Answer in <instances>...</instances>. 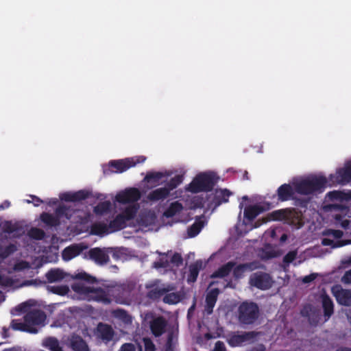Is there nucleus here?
Listing matches in <instances>:
<instances>
[{"instance_id":"1","label":"nucleus","mask_w":351,"mask_h":351,"mask_svg":"<svg viewBox=\"0 0 351 351\" xmlns=\"http://www.w3.org/2000/svg\"><path fill=\"white\" fill-rule=\"evenodd\" d=\"M71 288L75 293L86 297L88 301H95L105 305L110 304L112 302L108 293L101 287H90L78 282L73 284Z\"/></svg>"},{"instance_id":"2","label":"nucleus","mask_w":351,"mask_h":351,"mask_svg":"<svg viewBox=\"0 0 351 351\" xmlns=\"http://www.w3.org/2000/svg\"><path fill=\"white\" fill-rule=\"evenodd\" d=\"M219 178L214 172H204L197 174L186 187L193 193L211 191Z\"/></svg>"},{"instance_id":"3","label":"nucleus","mask_w":351,"mask_h":351,"mask_svg":"<svg viewBox=\"0 0 351 351\" xmlns=\"http://www.w3.org/2000/svg\"><path fill=\"white\" fill-rule=\"evenodd\" d=\"M145 160L146 157L143 156L112 160L107 165H103V173L105 176H110L112 173H121L130 168L135 167L137 164L144 162Z\"/></svg>"},{"instance_id":"4","label":"nucleus","mask_w":351,"mask_h":351,"mask_svg":"<svg viewBox=\"0 0 351 351\" xmlns=\"http://www.w3.org/2000/svg\"><path fill=\"white\" fill-rule=\"evenodd\" d=\"M327 180L324 176H315L300 181L295 184V191L300 194L310 195L322 191L326 185Z\"/></svg>"},{"instance_id":"5","label":"nucleus","mask_w":351,"mask_h":351,"mask_svg":"<svg viewBox=\"0 0 351 351\" xmlns=\"http://www.w3.org/2000/svg\"><path fill=\"white\" fill-rule=\"evenodd\" d=\"M259 316V308L253 302H243L238 308V319L241 324L250 325L254 324Z\"/></svg>"},{"instance_id":"6","label":"nucleus","mask_w":351,"mask_h":351,"mask_svg":"<svg viewBox=\"0 0 351 351\" xmlns=\"http://www.w3.org/2000/svg\"><path fill=\"white\" fill-rule=\"evenodd\" d=\"M160 280L156 279L145 284V287L147 290L146 298L152 301L159 300L165 293L173 289L171 285L160 286Z\"/></svg>"},{"instance_id":"7","label":"nucleus","mask_w":351,"mask_h":351,"mask_svg":"<svg viewBox=\"0 0 351 351\" xmlns=\"http://www.w3.org/2000/svg\"><path fill=\"white\" fill-rule=\"evenodd\" d=\"M249 281L251 286L261 290L270 289L274 282L269 274L261 271L252 274Z\"/></svg>"},{"instance_id":"8","label":"nucleus","mask_w":351,"mask_h":351,"mask_svg":"<svg viewBox=\"0 0 351 351\" xmlns=\"http://www.w3.org/2000/svg\"><path fill=\"white\" fill-rule=\"evenodd\" d=\"M112 251V248L93 247L88 252L87 257L96 264L104 265L110 261L108 254Z\"/></svg>"},{"instance_id":"9","label":"nucleus","mask_w":351,"mask_h":351,"mask_svg":"<svg viewBox=\"0 0 351 351\" xmlns=\"http://www.w3.org/2000/svg\"><path fill=\"white\" fill-rule=\"evenodd\" d=\"M232 195V193L227 189H217L213 193L212 199L209 202V206L215 209L220 205L227 203L229 201V197Z\"/></svg>"},{"instance_id":"10","label":"nucleus","mask_w":351,"mask_h":351,"mask_svg":"<svg viewBox=\"0 0 351 351\" xmlns=\"http://www.w3.org/2000/svg\"><path fill=\"white\" fill-rule=\"evenodd\" d=\"M332 293L339 304L351 306V289H343L340 285H337L332 288Z\"/></svg>"},{"instance_id":"11","label":"nucleus","mask_w":351,"mask_h":351,"mask_svg":"<svg viewBox=\"0 0 351 351\" xmlns=\"http://www.w3.org/2000/svg\"><path fill=\"white\" fill-rule=\"evenodd\" d=\"M45 319V312L38 309H33L24 316V321L32 327L43 324Z\"/></svg>"},{"instance_id":"12","label":"nucleus","mask_w":351,"mask_h":351,"mask_svg":"<svg viewBox=\"0 0 351 351\" xmlns=\"http://www.w3.org/2000/svg\"><path fill=\"white\" fill-rule=\"evenodd\" d=\"M141 197L138 189L132 188L121 192L116 195V200L121 204L133 203L138 201Z\"/></svg>"},{"instance_id":"13","label":"nucleus","mask_w":351,"mask_h":351,"mask_svg":"<svg viewBox=\"0 0 351 351\" xmlns=\"http://www.w3.org/2000/svg\"><path fill=\"white\" fill-rule=\"evenodd\" d=\"M259 267V263L257 261H252L235 265L232 273L235 279H241L244 276L246 271H254Z\"/></svg>"},{"instance_id":"14","label":"nucleus","mask_w":351,"mask_h":351,"mask_svg":"<svg viewBox=\"0 0 351 351\" xmlns=\"http://www.w3.org/2000/svg\"><path fill=\"white\" fill-rule=\"evenodd\" d=\"M335 178V182L341 184H346L351 181V161L347 162L344 167L337 170L335 176H331V178Z\"/></svg>"},{"instance_id":"15","label":"nucleus","mask_w":351,"mask_h":351,"mask_svg":"<svg viewBox=\"0 0 351 351\" xmlns=\"http://www.w3.org/2000/svg\"><path fill=\"white\" fill-rule=\"evenodd\" d=\"M167 326V322L162 316L157 317L150 322L151 331L156 337L165 333Z\"/></svg>"},{"instance_id":"16","label":"nucleus","mask_w":351,"mask_h":351,"mask_svg":"<svg viewBox=\"0 0 351 351\" xmlns=\"http://www.w3.org/2000/svg\"><path fill=\"white\" fill-rule=\"evenodd\" d=\"M90 196V193L84 190H80L77 192H66L60 195L61 200L68 202H76L84 200Z\"/></svg>"},{"instance_id":"17","label":"nucleus","mask_w":351,"mask_h":351,"mask_svg":"<svg viewBox=\"0 0 351 351\" xmlns=\"http://www.w3.org/2000/svg\"><path fill=\"white\" fill-rule=\"evenodd\" d=\"M219 293L220 290L218 288H214L206 293L204 310L208 315L213 313Z\"/></svg>"},{"instance_id":"18","label":"nucleus","mask_w":351,"mask_h":351,"mask_svg":"<svg viewBox=\"0 0 351 351\" xmlns=\"http://www.w3.org/2000/svg\"><path fill=\"white\" fill-rule=\"evenodd\" d=\"M97 335L104 341H110L114 335L112 326L103 323H99L97 327Z\"/></svg>"},{"instance_id":"19","label":"nucleus","mask_w":351,"mask_h":351,"mask_svg":"<svg viewBox=\"0 0 351 351\" xmlns=\"http://www.w3.org/2000/svg\"><path fill=\"white\" fill-rule=\"evenodd\" d=\"M68 344L73 351H90L87 343L79 335H73Z\"/></svg>"},{"instance_id":"20","label":"nucleus","mask_w":351,"mask_h":351,"mask_svg":"<svg viewBox=\"0 0 351 351\" xmlns=\"http://www.w3.org/2000/svg\"><path fill=\"white\" fill-rule=\"evenodd\" d=\"M294 191L289 184H283L277 190L278 199L280 202H286L293 198Z\"/></svg>"},{"instance_id":"21","label":"nucleus","mask_w":351,"mask_h":351,"mask_svg":"<svg viewBox=\"0 0 351 351\" xmlns=\"http://www.w3.org/2000/svg\"><path fill=\"white\" fill-rule=\"evenodd\" d=\"M170 192L168 189L165 186L162 188H158L155 190L152 191L147 195V199L149 201L157 202L159 200H163L166 199L169 195Z\"/></svg>"},{"instance_id":"22","label":"nucleus","mask_w":351,"mask_h":351,"mask_svg":"<svg viewBox=\"0 0 351 351\" xmlns=\"http://www.w3.org/2000/svg\"><path fill=\"white\" fill-rule=\"evenodd\" d=\"M236 265L234 261H229L227 263L221 265L217 270L213 272L211 278H224L228 276L234 267Z\"/></svg>"},{"instance_id":"23","label":"nucleus","mask_w":351,"mask_h":351,"mask_svg":"<svg viewBox=\"0 0 351 351\" xmlns=\"http://www.w3.org/2000/svg\"><path fill=\"white\" fill-rule=\"evenodd\" d=\"M82 251L83 247L80 245H75L69 246L62 251V258L64 261H69L80 255Z\"/></svg>"},{"instance_id":"24","label":"nucleus","mask_w":351,"mask_h":351,"mask_svg":"<svg viewBox=\"0 0 351 351\" xmlns=\"http://www.w3.org/2000/svg\"><path fill=\"white\" fill-rule=\"evenodd\" d=\"M202 268V261L201 260L196 261L194 263L189 266V274L187 277V282H195L197 280L200 269Z\"/></svg>"},{"instance_id":"25","label":"nucleus","mask_w":351,"mask_h":351,"mask_svg":"<svg viewBox=\"0 0 351 351\" xmlns=\"http://www.w3.org/2000/svg\"><path fill=\"white\" fill-rule=\"evenodd\" d=\"M166 176H167L166 173L160 171H149L147 173L143 181L155 186H157L160 180Z\"/></svg>"},{"instance_id":"26","label":"nucleus","mask_w":351,"mask_h":351,"mask_svg":"<svg viewBox=\"0 0 351 351\" xmlns=\"http://www.w3.org/2000/svg\"><path fill=\"white\" fill-rule=\"evenodd\" d=\"M10 326L11 328L14 330H20L30 333H36L38 332L36 328L28 326L27 323H26L25 321L24 322H21L17 319H12Z\"/></svg>"},{"instance_id":"27","label":"nucleus","mask_w":351,"mask_h":351,"mask_svg":"<svg viewBox=\"0 0 351 351\" xmlns=\"http://www.w3.org/2000/svg\"><path fill=\"white\" fill-rule=\"evenodd\" d=\"M263 210V208L258 205L247 206L244 210V217L251 221L261 213Z\"/></svg>"},{"instance_id":"28","label":"nucleus","mask_w":351,"mask_h":351,"mask_svg":"<svg viewBox=\"0 0 351 351\" xmlns=\"http://www.w3.org/2000/svg\"><path fill=\"white\" fill-rule=\"evenodd\" d=\"M127 221L123 219V216L121 215H117L116 217L110 221L109 227L110 232H116L121 230L126 227Z\"/></svg>"},{"instance_id":"29","label":"nucleus","mask_w":351,"mask_h":351,"mask_svg":"<svg viewBox=\"0 0 351 351\" xmlns=\"http://www.w3.org/2000/svg\"><path fill=\"white\" fill-rule=\"evenodd\" d=\"M322 307L324 317L328 319L334 312V304L330 298L326 294L322 295Z\"/></svg>"},{"instance_id":"30","label":"nucleus","mask_w":351,"mask_h":351,"mask_svg":"<svg viewBox=\"0 0 351 351\" xmlns=\"http://www.w3.org/2000/svg\"><path fill=\"white\" fill-rule=\"evenodd\" d=\"M3 232L8 234L16 233L19 237L24 233V230L21 226L17 223H12L11 221H5L3 226Z\"/></svg>"},{"instance_id":"31","label":"nucleus","mask_w":351,"mask_h":351,"mask_svg":"<svg viewBox=\"0 0 351 351\" xmlns=\"http://www.w3.org/2000/svg\"><path fill=\"white\" fill-rule=\"evenodd\" d=\"M182 209V204L178 201H176L170 204L169 207L165 210L163 215L167 218L173 217L177 213L181 212Z\"/></svg>"},{"instance_id":"32","label":"nucleus","mask_w":351,"mask_h":351,"mask_svg":"<svg viewBox=\"0 0 351 351\" xmlns=\"http://www.w3.org/2000/svg\"><path fill=\"white\" fill-rule=\"evenodd\" d=\"M90 232L94 235H103L104 234L111 233L112 232H110L109 224L107 225L104 222H99L92 225Z\"/></svg>"},{"instance_id":"33","label":"nucleus","mask_w":351,"mask_h":351,"mask_svg":"<svg viewBox=\"0 0 351 351\" xmlns=\"http://www.w3.org/2000/svg\"><path fill=\"white\" fill-rule=\"evenodd\" d=\"M40 220L49 227H56L60 225V219L52 214L43 213L40 215Z\"/></svg>"},{"instance_id":"34","label":"nucleus","mask_w":351,"mask_h":351,"mask_svg":"<svg viewBox=\"0 0 351 351\" xmlns=\"http://www.w3.org/2000/svg\"><path fill=\"white\" fill-rule=\"evenodd\" d=\"M64 277V273L60 269H51L46 274V278L49 282L62 280Z\"/></svg>"},{"instance_id":"35","label":"nucleus","mask_w":351,"mask_h":351,"mask_svg":"<svg viewBox=\"0 0 351 351\" xmlns=\"http://www.w3.org/2000/svg\"><path fill=\"white\" fill-rule=\"evenodd\" d=\"M112 315L114 317L121 320L125 324L132 322V317L129 315L127 311L122 308H117L112 311Z\"/></svg>"},{"instance_id":"36","label":"nucleus","mask_w":351,"mask_h":351,"mask_svg":"<svg viewBox=\"0 0 351 351\" xmlns=\"http://www.w3.org/2000/svg\"><path fill=\"white\" fill-rule=\"evenodd\" d=\"M44 346L50 351H63L58 340L55 337H48L46 339Z\"/></svg>"},{"instance_id":"37","label":"nucleus","mask_w":351,"mask_h":351,"mask_svg":"<svg viewBox=\"0 0 351 351\" xmlns=\"http://www.w3.org/2000/svg\"><path fill=\"white\" fill-rule=\"evenodd\" d=\"M204 226L202 221L194 222L187 230L188 236L191 238L196 237L201 231Z\"/></svg>"},{"instance_id":"38","label":"nucleus","mask_w":351,"mask_h":351,"mask_svg":"<svg viewBox=\"0 0 351 351\" xmlns=\"http://www.w3.org/2000/svg\"><path fill=\"white\" fill-rule=\"evenodd\" d=\"M181 300L180 295L178 293H167L163 295L162 301L165 304H176Z\"/></svg>"},{"instance_id":"39","label":"nucleus","mask_w":351,"mask_h":351,"mask_svg":"<svg viewBox=\"0 0 351 351\" xmlns=\"http://www.w3.org/2000/svg\"><path fill=\"white\" fill-rule=\"evenodd\" d=\"M137 209L138 208L135 206H129L119 215L123 216V219L126 221H128L135 217L137 213Z\"/></svg>"},{"instance_id":"40","label":"nucleus","mask_w":351,"mask_h":351,"mask_svg":"<svg viewBox=\"0 0 351 351\" xmlns=\"http://www.w3.org/2000/svg\"><path fill=\"white\" fill-rule=\"evenodd\" d=\"M111 208V203L110 201H104L99 202L95 208L94 212L97 215H104L108 213Z\"/></svg>"},{"instance_id":"41","label":"nucleus","mask_w":351,"mask_h":351,"mask_svg":"<svg viewBox=\"0 0 351 351\" xmlns=\"http://www.w3.org/2000/svg\"><path fill=\"white\" fill-rule=\"evenodd\" d=\"M183 180L184 177L182 175H176L167 183L165 187L170 192L177 188L183 182Z\"/></svg>"},{"instance_id":"42","label":"nucleus","mask_w":351,"mask_h":351,"mask_svg":"<svg viewBox=\"0 0 351 351\" xmlns=\"http://www.w3.org/2000/svg\"><path fill=\"white\" fill-rule=\"evenodd\" d=\"M16 250V247L14 244L10 243L5 247L0 245V258H6L10 255L13 254Z\"/></svg>"},{"instance_id":"43","label":"nucleus","mask_w":351,"mask_h":351,"mask_svg":"<svg viewBox=\"0 0 351 351\" xmlns=\"http://www.w3.org/2000/svg\"><path fill=\"white\" fill-rule=\"evenodd\" d=\"M73 278L80 280L90 284H93L96 282V278L95 277L90 276L89 274L84 271L79 272L75 274Z\"/></svg>"},{"instance_id":"44","label":"nucleus","mask_w":351,"mask_h":351,"mask_svg":"<svg viewBox=\"0 0 351 351\" xmlns=\"http://www.w3.org/2000/svg\"><path fill=\"white\" fill-rule=\"evenodd\" d=\"M287 215L284 210H274L269 214V218L273 221H282L286 219Z\"/></svg>"},{"instance_id":"45","label":"nucleus","mask_w":351,"mask_h":351,"mask_svg":"<svg viewBox=\"0 0 351 351\" xmlns=\"http://www.w3.org/2000/svg\"><path fill=\"white\" fill-rule=\"evenodd\" d=\"M29 236L36 240H42L45 237V232L42 229L32 228L29 232Z\"/></svg>"},{"instance_id":"46","label":"nucleus","mask_w":351,"mask_h":351,"mask_svg":"<svg viewBox=\"0 0 351 351\" xmlns=\"http://www.w3.org/2000/svg\"><path fill=\"white\" fill-rule=\"evenodd\" d=\"M334 219L337 224H339L342 228L347 229L350 226V220L346 219V215L341 214L334 215Z\"/></svg>"},{"instance_id":"47","label":"nucleus","mask_w":351,"mask_h":351,"mask_svg":"<svg viewBox=\"0 0 351 351\" xmlns=\"http://www.w3.org/2000/svg\"><path fill=\"white\" fill-rule=\"evenodd\" d=\"M348 242L343 241H339L334 242L333 240L329 238H324L322 240V244L324 246H332L333 247H339L347 244Z\"/></svg>"},{"instance_id":"48","label":"nucleus","mask_w":351,"mask_h":351,"mask_svg":"<svg viewBox=\"0 0 351 351\" xmlns=\"http://www.w3.org/2000/svg\"><path fill=\"white\" fill-rule=\"evenodd\" d=\"M50 290L52 293L59 295H65L69 291V289L66 285L52 286L50 287Z\"/></svg>"},{"instance_id":"49","label":"nucleus","mask_w":351,"mask_h":351,"mask_svg":"<svg viewBox=\"0 0 351 351\" xmlns=\"http://www.w3.org/2000/svg\"><path fill=\"white\" fill-rule=\"evenodd\" d=\"M243 343L241 334L232 335L228 339V343L232 347L239 346Z\"/></svg>"},{"instance_id":"50","label":"nucleus","mask_w":351,"mask_h":351,"mask_svg":"<svg viewBox=\"0 0 351 351\" xmlns=\"http://www.w3.org/2000/svg\"><path fill=\"white\" fill-rule=\"evenodd\" d=\"M69 208L66 206H59L56 209V217H58L60 219L62 217H66V219H69L71 217V215L68 214Z\"/></svg>"},{"instance_id":"51","label":"nucleus","mask_w":351,"mask_h":351,"mask_svg":"<svg viewBox=\"0 0 351 351\" xmlns=\"http://www.w3.org/2000/svg\"><path fill=\"white\" fill-rule=\"evenodd\" d=\"M325 236L332 237L335 239H340L343 237V232L340 230L326 229L323 232Z\"/></svg>"},{"instance_id":"52","label":"nucleus","mask_w":351,"mask_h":351,"mask_svg":"<svg viewBox=\"0 0 351 351\" xmlns=\"http://www.w3.org/2000/svg\"><path fill=\"white\" fill-rule=\"evenodd\" d=\"M176 343L173 341V334L170 332L167 337L165 351H174Z\"/></svg>"},{"instance_id":"53","label":"nucleus","mask_w":351,"mask_h":351,"mask_svg":"<svg viewBox=\"0 0 351 351\" xmlns=\"http://www.w3.org/2000/svg\"><path fill=\"white\" fill-rule=\"evenodd\" d=\"M298 252L297 250H293L289 252L284 257H283V263L289 265L292 263L297 257Z\"/></svg>"},{"instance_id":"54","label":"nucleus","mask_w":351,"mask_h":351,"mask_svg":"<svg viewBox=\"0 0 351 351\" xmlns=\"http://www.w3.org/2000/svg\"><path fill=\"white\" fill-rule=\"evenodd\" d=\"M258 332L256 331L244 332L241 334L243 341L246 342L248 341L254 340L258 335Z\"/></svg>"},{"instance_id":"55","label":"nucleus","mask_w":351,"mask_h":351,"mask_svg":"<svg viewBox=\"0 0 351 351\" xmlns=\"http://www.w3.org/2000/svg\"><path fill=\"white\" fill-rule=\"evenodd\" d=\"M145 351H155L156 347L153 341L147 337L143 338Z\"/></svg>"},{"instance_id":"56","label":"nucleus","mask_w":351,"mask_h":351,"mask_svg":"<svg viewBox=\"0 0 351 351\" xmlns=\"http://www.w3.org/2000/svg\"><path fill=\"white\" fill-rule=\"evenodd\" d=\"M171 262L177 266L181 265L183 262L181 254L177 252L174 253L171 258Z\"/></svg>"},{"instance_id":"57","label":"nucleus","mask_w":351,"mask_h":351,"mask_svg":"<svg viewBox=\"0 0 351 351\" xmlns=\"http://www.w3.org/2000/svg\"><path fill=\"white\" fill-rule=\"evenodd\" d=\"M118 351H136V348L132 343H125L121 346Z\"/></svg>"},{"instance_id":"58","label":"nucleus","mask_w":351,"mask_h":351,"mask_svg":"<svg viewBox=\"0 0 351 351\" xmlns=\"http://www.w3.org/2000/svg\"><path fill=\"white\" fill-rule=\"evenodd\" d=\"M341 282L343 284H351V269L346 271L341 278Z\"/></svg>"},{"instance_id":"59","label":"nucleus","mask_w":351,"mask_h":351,"mask_svg":"<svg viewBox=\"0 0 351 351\" xmlns=\"http://www.w3.org/2000/svg\"><path fill=\"white\" fill-rule=\"evenodd\" d=\"M327 196L331 200L339 199L341 198L342 193L340 191H330L327 194Z\"/></svg>"},{"instance_id":"60","label":"nucleus","mask_w":351,"mask_h":351,"mask_svg":"<svg viewBox=\"0 0 351 351\" xmlns=\"http://www.w3.org/2000/svg\"><path fill=\"white\" fill-rule=\"evenodd\" d=\"M13 281L9 277H5L1 276V280H0V285L2 287H10L12 285Z\"/></svg>"},{"instance_id":"61","label":"nucleus","mask_w":351,"mask_h":351,"mask_svg":"<svg viewBox=\"0 0 351 351\" xmlns=\"http://www.w3.org/2000/svg\"><path fill=\"white\" fill-rule=\"evenodd\" d=\"M213 351H226V346L222 341H217Z\"/></svg>"},{"instance_id":"62","label":"nucleus","mask_w":351,"mask_h":351,"mask_svg":"<svg viewBox=\"0 0 351 351\" xmlns=\"http://www.w3.org/2000/svg\"><path fill=\"white\" fill-rule=\"evenodd\" d=\"M317 276V274H311L310 275L304 276L302 279V282L304 283H309L315 280Z\"/></svg>"},{"instance_id":"63","label":"nucleus","mask_w":351,"mask_h":351,"mask_svg":"<svg viewBox=\"0 0 351 351\" xmlns=\"http://www.w3.org/2000/svg\"><path fill=\"white\" fill-rule=\"evenodd\" d=\"M194 205L197 208H202L204 206L203 198H197L193 201Z\"/></svg>"},{"instance_id":"64","label":"nucleus","mask_w":351,"mask_h":351,"mask_svg":"<svg viewBox=\"0 0 351 351\" xmlns=\"http://www.w3.org/2000/svg\"><path fill=\"white\" fill-rule=\"evenodd\" d=\"M30 197L32 198L33 204L35 206H38L41 203L43 202V201L37 196L30 195Z\"/></svg>"}]
</instances>
